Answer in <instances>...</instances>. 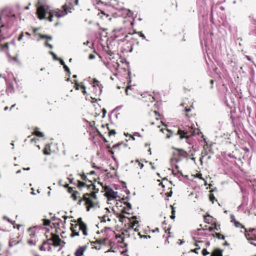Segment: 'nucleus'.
<instances>
[{"mask_svg": "<svg viewBox=\"0 0 256 256\" xmlns=\"http://www.w3.org/2000/svg\"><path fill=\"white\" fill-rule=\"evenodd\" d=\"M36 6V14L38 18L40 20L44 19L46 12H48L49 14L48 20L50 22L52 21V18L54 16L60 18L67 14L68 12H71L72 10L74 9L73 4L72 3H70L68 4H66L63 6V10H62L58 9L50 10L49 6L46 4L42 3L40 0L38 1Z\"/></svg>", "mask_w": 256, "mask_h": 256, "instance_id": "1", "label": "nucleus"}, {"mask_svg": "<svg viewBox=\"0 0 256 256\" xmlns=\"http://www.w3.org/2000/svg\"><path fill=\"white\" fill-rule=\"evenodd\" d=\"M82 200L85 202V205L88 211H89L91 208L99 207L96 192L85 194Z\"/></svg>", "mask_w": 256, "mask_h": 256, "instance_id": "2", "label": "nucleus"}, {"mask_svg": "<svg viewBox=\"0 0 256 256\" xmlns=\"http://www.w3.org/2000/svg\"><path fill=\"white\" fill-rule=\"evenodd\" d=\"M70 229L72 232L70 234L72 237L80 236V232L84 236L88 234L87 226L84 223H82L81 224H72Z\"/></svg>", "mask_w": 256, "mask_h": 256, "instance_id": "3", "label": "nucleus"}, {"mask_svg": "<svg viewBox=\"0 0 256 256\" xmlns=\"http://www.w3.org/2000/svg\"><path fill=\"white\" fill-rule=\"evenodd\" d=\"M105 192L104 196L108 198V200L110 201L118 197V192H114L110 186L104 187Z\"/></svg>", "mask_w": 256, "mask_h": 256, "instance_id": "4", "label": "nucleus"}, {"mask_svg": "<svg viewBox=\"0 0 256 256\" xmlns=\"http://www.w3.org/2000/svg\"><path fill=\"white\" fill-rule=\"evenodd\" d=\"M194 130L193 128L189 127L188 130H179L178 132V134L180 135V139L186 138H188L194 134Z\"/></svg>", "mask_w": 256, "mask_h": 256, "instance_id": "5", "label": "nucleus"}, {"mask_svg": "<svg viewBox=\"0 0 256 256\" xmlns=\"http://www.w3.org/2000/svg\"><path fill=\"white\" fill-rule=\"evenodd\" d=\"M50 240L52 242V245L54 246H60L61 242H62V240L60 238L59 236L56 234H52Z\"/></svg>", "mask_w": 256, "mask_h": 256, "instance_id": "6", "label": "nucleus"}, {"mask_svg": "<svg viewBox=\"0 0 256 256\" xmlns=\"http://www.w3.org/2000/svg\"><path fill=\"white\" fill-rule=\"evenodd\" d=\"M245 236L248 240H254L256 241V229H252L250 230V233L246 232Z\"/></svg>", "mask_w": 256, "mask_h": 256, "instance_id": "7", "label": "nucleus"}, {"mask_svg": "<svg viewBox=\"0 0 256 256\" xmlns=\"http://www.w3.org/2000/svg\"><path fill=\"white\" fill-rule=\"evenodd\" d=\"M88 246L86 245L80 246L75 252L76 256H82L87 249Z\"/></svg>", "mask_w": 256, "mask_h": 256, "instance_id": "8", "label": "nucleus"}, {"mask_svg": "<svg viewBox=\"0 0 256 256\" xmlns=\"http://www.w3.org/2000/svg\"><path fill=\"white\" fill-rule=\"evenodd\" d=\"M134 217L132 216L131 219H129V221L130 223V228H128L129 230H130L131 228H134L136 226H138V220H134Z\"/></svg>", "mask_w": 256, "mask_h": 256, "instance_id": "9", "label": "nucleus"}, {"mask_svg": "<svg viewBox=\"0 0 256 256\" xmlns=\"http://www.w3.org/2000/svg\"><path fill=\"white\" fill-rule=\"evenodd\" d=\"M50 248V244L48 242H44L42 245L40 247V250L44 251L46 250H49Z\"/></svg>", "mask_w": 256, "mask_h": 256, "instance_id": "10", "label": "nucleus"}, {"mask_svg": "<svg viewBox=\"0 0 256 256\" xmlns=\"http://www.w3.org/2000/svg\"><path fill=\"white\" fill-rule=\"evenodd\" d=\"M211 256H222V252L219 250H215L212 254Z\"/></svg>", "mask_w": 256, "mask_h": 256, "instance_id": "11", "label": "nucleus"}, {"mask_svg": "<svg viewBox=\"0 0 256 256\" xmlns=\"http://www.w3.org/2000/svg\"><path fill=\"white\" fill-rule=\"evenodd\" d=\"M93 84L94 86H98L100 88V91L102 92V86L99 84V82L98 80H97L96 78H94Z\"/></svg>", "mask_w": 256, "mask_h": 256, "instance_id": "12", "label": "nucleus"}, {"mask_svg": "<svg viewBox=\"0 0 256 256\" xmlns=\"http://www.w3.org/2000/svg\"><path fill=\"white\" fill-rule=\"evenodd\" d=\"M33 134L39 137H42L44 136L43 133L39 132L37 129L35 130L33 132Z\"/></svg>", "mask_w": 256, "mask_h": 256, "instance_id": "13", "label": "nucleus"}, {"mask_svg": "<svg viewBox=\"0 0 256 256\" xmlns=\"http://www.w3.org/2000/svg\"><path fill=\"white\" fill-rule=\"evenodd\" d=\"M234 226L236 228H244V226L239 222L236 221L234 222Z\"/></svg>", "mask_w": 256, "mask_h": 256, "instance_id": "14", "label": "nucleus"}, {"mask_svg": "<svg viewBox=\"0 0 256 256\" xmlns=\"http://www.w3.org/2000/svg\"><path fill=\"white\" fill-rule=\"evenodd\" d=\"M18 242H16L14 240H11L9 242V246L10 247H12L16 244H17Z\"/></svg>", "mask_w": 256, "mask_h": 256, "instance_id": "15", "label": "nucleus"}, {"mask_svg": "<svg viewBox=\"0 0 256 256\" xmlns=\"http://www.w3.org/2000/svg\"><path fill=\"white\" fill-rule=\"evenodd\" d=\"M43 224L44 226H48L50 222V221L49 220H43Z\"/></svg>", "mask_w": 256, "mask_h": 256, "instance_id": "16", "label": "nucleus"}, {"mask_svg": "<svg viewBox=\"0 0 256 256\" xmlns=\"http://www.w3.org/2000/svg\"><path fill=\"white\" fill-rule=\"evenodd\" d=\"M202 254L203 256H206L207 254H208L209 253L206 249L204 248L202 250Z\"/></svg>", "mask_w": 256, "mask_h": 256, "instance_id": "17", "label": "nucleus"}, {"mask_svg": "<svg viewBox=\"0 0 256 256\" xmlns=\"http://www.w3.org/2000/svg\"><path fill=\"white\" fill-rule=\"evenodd\" d=\"M210 200L212 203H214V200H215V197L214 196L213 194L210 195Z\"/></svg>", "mask_w": 256, "mask_h": 256, "instance_id": "18", "label": "nucleus"}, {"mask_svg": "<svg viewBox=\"0 0 256 256\" xmlns=\"http://www.w3.org/2000/svg\"><path fill=\"white\" fill-rule=\"evenodd\" d=\"M230 218L231 222H233L234 223L235 222H236V219H235V217H234V215L231 214V215L230 216Z\"/></svg>", "mask_w": 256, "mask_h": 256, "instance_id": "19", "label": "nucleus"}, {"mask_svg": "<svg viewBox=\"0 0 256 256\" xmlns=\"http://www.w3.org/2000/svg\"><path fill=\"white\" fill-rule=\"evenodd\" d=\"M138 34L143 39H146V36H144V35L142 32H138Z\"/></svg>", "mask_w": 256, "mask_h": 256, "instance_id": "20", "label": "nucleus"}, {"mask_svg": "<svg viewBox=\"0 0 256 256\" xmlns=\"http://www.w3.org/2000/svg\"><path fill=\"white\" fill-rule=\"evenodd\" d=\"M64 70L67 72H68V73H70V69L69 68H68V66H66V65H64Z\"/></svg>", "mask_w": 256, "mask_h": 256, "instance_id": "21", "label": "nucleus"}, {"mask_svg": "<svg viewBox=\"0 0 256 256\" xmlns=\"http://www.w3.org/2000/svg\"><path fill=\"white\" fill-rule=\"evenodd\" d=\"M78 224H81L82 223H84L82 221V218H79L78 220Z\"/></svg>", "mask_w": 256, "mask_h": 256, "instance_id": "22", "label": "nucleus"}, {"mask_svg": "<svg viewBox=\"0 0 256 256\" xmlns=\"http://www.w3.org/2000/svg\"><path fill=\"white\" fill-rule=\"evenodd\" d=\"M23 36H24V33H23V32H22V33H21V34H20V36H19V37H18V40L19 41L21 40L22 39Z\"/></svg>", "mask_w": 256, "mask_h": 256, "instance_id": "23", "label": "nucleus"}, {"mask_svg": "<svg viewBox=\"0 0 256 256\" xmlns=\"http://www.w3.org/2000/svg\"><path fill=\"white\" fill-rule=\"evenodd\" d=\"M46 46L49 47L50 48H52L53 46L52 44H48V42H46L45 44Z\"/></svg>", "mask_w": 256, "mask_h": 256, "instance_id": "24", "label": "nucleus"}, {"mask_svg": "<svg viewBox=\"0 0 256 256\" xmlns=\"http://www.w3.org/2000/svg\"><path fill=\"white\" fill-rule=\"evenodd\" d=\"M136 162H137L138 163V166L140 168H143L144 164H142L138 160H136Z\"/></svg>", "mask_w": 256, "mask_h": 256, "instance_id": "25", "label": "nucleus"}, {"mask_svg": "<svg viewBox=\"0 0 256 256\" xmlns=\"http://www.w3.org/2000/svg\"><path fill=\"white\" fill-rule=\"evenodd\" d=\"M217 235H218V238H222V239H223V240L224 238V236H222V235H221L220 234H218Z\"/></svg>", "mask_w": 256, "mask_h": 256, "instance_id": "26", "label": "nucleus"}, {"mask_svg": "<svg viewBox=\"0 0 256 256\" xmlns=\"http://www.w3.org/2000/svg\"><path fill=\"white\" fill-rule=\"evenodd\" d=\"M200 249V246H199L198 248H195L193 250H192V251L193 252H194L196 253H198V250Z\"/></svg>", "mask_w": 256, "mask_h": 256, "instance_id": "27", "label": "nucleus"}, {"mask_svg": "<svg viewBox=\"0 0 256 256\" xmlns=\"http://www.w3.org/2000/svg\"><path fill=\"white\" fill-rule=\"evenodd\" d=\"M160 132H162L163 133L164 132H170V130L168 129H166V128H161L160 130Z\"/></svg>", "mask_w": 256, "mask_h": 256, "instance_id": "28", "label": "nucleus"}, {"mask_svg": "<svg viewBox=\"0 0 256 256\" xmlns=\"http://www.w3.org/2000/svg\"><path fill=\"white\" fill-rule=\"evenodd\" d=\"M81 177L83 180H85L86 179V176L84 174L81 175Z\"/></svg>", "mask_w": 256, "mask_h": 256, "instance_id": "29", "label": "nucleus"}, {"mask_svg": "<svg viewBox=\"0 0 256 256\" xmlns=\"http://www.w3.org/2000/svg\"><path fill=\"white\" fill-rule=\"evenodd\" d=\"M78 184L80 186H84L85 185V184L83 182L78 181Z\"/></svg>", "mask_w": 256, "mask_h": 256, "instance_id": "30", "label": "nucleus"}, {"mask_svg": "<svg viewBox=\"0 0 256 256\" xmlns=\"http://www.w3.org/2000/svg\"><path fill=\"white\" fill-rule=\"evenodd\" d=\"M131 88V86H128L126 90V95H128V90Z\"/></svg>", "mask_w": 256, "mask_h": 256, "instance_id": "31", "label": "nucleus"}, {"mask_svg": "<svg viewBox=\"0 0 256 256\" xmlns=\"http://www.w3.org/2000/svg\"><path fill=\"white\" fill-rule=\"evenodd\" d=\"M94 58H95V56L92 54H90L89 56V58L90 60L94 59Z\"/></svg>", "mask_w": 256, "mask_h": 256, "instance_id": "32", "label": "nucleus"}, {"mask_svg": "<svg viewBox=\"0 0 256 256\" xmlns=\"http://www.w3.org/2000/svg\"><path fill=\"white\" fill-rule=\"evenodd\" d=\"M138 226H136V228H131V230H133L134 232H138L139 230V229L138 228Z\"/></svg>", "mask_w": 256, "mask_h": 256, "instance_id": "33", "label": "nucleus"}, {"mask_svg": "<svg viewBox=\"0 0 256 256\" xmlns=\"http://www.w3.org/2000/svg\"><path fill=\"white\" fill-rule=\"evenodd\" d=\"M41 38H48L50 40L52 39V38L50 37V36H44V35H42V36H41Z\"/></svg>", "mask_w": 256, "mask_h": 256, "instance_id": "34", "label": "nucleus"}, {"mask_svg": "<svg viewBox=\"0 0 256 256\" xmlns=\"http://www.w3.org/2000/svg\"><path fill=\"white\" fill-rule=\"evenodd\" d=\"M116 132L114 130H112L110 132V135L114 134Z\"/></svg>", "mask_w": 256, "mask_h": 256, "instance_id": "35", "label": "nucleus"}, {"mask_svg": "<svg viewBox=\"0 0 256 256\" xmlns=\"http://www.w3.org/2000/svg\"><path fill=\"white\" fill-rule=\"evenodd\" d=\"M174 210H172V215L170 216V218H172V219H174V218H175V216H174Z\"/></svg>", "mask_w": 256, "mask_h": 256, "instance_id": "36", "label": "nucleus"}, {"mask_svg": "<svg viewBox=\"0 0 256 256\" xmlns=\"http://www.w3.org/2000/svg\"><path fill=\"white\" fill-rule=\"evenodd\" d=\"M30 3L28 5L24 8V9L26 10H28L30 9Z\"/></svg>", "mask_w": 256, "mask_h": 256, "instance_id": "37", "label": "nucleus"}, {"mask_svg": "<svg viewBox=\"0 0 256 256\" xmlns=\"http://www.w3.org/2000/svg\"><path fill=\"white\" fill-rule=\"evenodd\" d=\"M4 219L7 220L10 222H11V221L10 220L8 217H6V216H4Z\"/></svg>", "mask_w": 256, "mask_h": 256, "instance_id": "38", "label": "nucleus"}, {"mask_svg": "<svg viewBox=\"0 0 256 256\" xmlns=\"http://www.w3.org/2000/svg\"><path fill=\"white\" fill-rule=\"evenodd\" d=\"M60 64H61L62 65V66L65 65V63H64V60H60Z\"/></svg>", "mask_w": 256, "mask_h": 256, "instance_id": "39", "label": "nucleus"}, {"mask_svg": "<svg viewBox=\"0 0 256 256\" xmlns=\"http://www.w3.org/2000/svg\"><path fill=\"white\" fill-rule=\"evenodd\" d=\"M72 197L73 198V199L74 200H76V196L74 194H72Z\"/></svg>", "mask_w": 256, "mask_h": 256, "instance_id": "40", "label": "nucleus"}, {"mask_svg": "<svg viewBox=\"0 0 256 256\" xmlns=\"http://www.w3.org/2000/svg\"><path fill=\"white\" fill-rule=\"evenodd\" d=\"M198 177L200 179H202V174H198Z\"/></svg>", "mask_w": 256, "mask_h": 256, "instance_id": "41", "label": "nucleus"}, {"mask_svg": "<svg viewBox=\"0 0 256 256\" xmlns=\"http://www.w3.org/2000/svg\"><path fill=\"white\" fill-rule=\"evenodd\" d=\"M95 174V172L94 171V170H92V171L90 172V175H92V174Z\"/></svg>", "mask_w": 256, "mask_h": 256, "instance_id": "42", "label": "nucleus"}, {"mask_svg": "<svg viewBox=\"0 0 256 256\" xmlns=\"http://www.w3.org/2000/svg\"><path fill=\"white\" fill-rule=\"evenodd\" d=\"M44 154H50L49 152H48L46 151V150H44Z\"/></svg>", "mask_w": 256, "mask_h": 256, "instance_id": "43", "label": "nucleus"}, {"mask_svg": "<svg viewBox=\"0 0 256 256\" xmlns=\"http://www.w3.org/2000/svg\"><path fill=\"white\" fill-rule=\"evenodd\" d=\"M127 206L128 208L129 209H131V204L130 203H128L127 204Z\"/></svg>", "mask_w": 256, "mask_h": 256, "instance_id": "44", "label": "nucleus"}, {"mask_svg": "<svg viewBox=\"0 0 256 256\" xmlns=\"http://www.w3.org/2000/svg\"><path fill=\"white\" fill-rule=\"evenodd\" d=\"M122 213H126V214H128V212H126L125 208H123V209L122 210Z\"/></svg>", "mask_w": 256, "mask_h": 256, "instance_id": "45", "label": "nucleus"}, {"mask_svg": "<svg viewBox=\"0 0 256 256\" xmlns=\"http://www.w3.org/2000/svg\"><path fill=\"white\" fill-rule=\"evenodd\" d=\"M170 136H171V134H166V138H170Z\"/></svg>", "mask_w": 256, "mask_h": 256, "instance_id": "46", "label": "nucleus"}, {"mask_svg": "<svg viewBox=\"0 0 256 256\" xmlns=\"http://www.w3.org/2000/svg\"><path fill=\"white\" fill-rule=\"evenodd\" d=\"M25 34L28 36H30V34L29 32H26L25 33Z\"/></svg>", "mask_w": 256, "mask_h": 256, "instance_id": "47", "label": "nucleus"}, {"mask_svg": "<svg viewBox=\"0 0 256 256\" xmlns=\"http://www.w3.org/2000/svg\"><path fill=\"white\" fill-rule=\"evenodd\" d=\"M50 53L52 56H56V54L53 52H50Z\"/></svg>", "mask_w": 256, "mask_h": 256, "instance_id": "48", "label": "nucleus"}, {"mask_svg": "<svg viewBox=\"0 0 256 256\" xmlns=\"http://www.w3.org/2000/svg\"><path fill=\"white\" fill-rule=\"evenodd\" d=\"M82 88L84 89V90L83 91V92L84 93H86V92L85 90L86 87L84 86H82Z\"/></svg>", "mask_w": 256, "mask_h": 256, "instance_id": "49", "label": "nucleus"}, {"mask_svg": "<svg viewBox=\"0 0 256 256\" xmlns=\"http://www.w3.org/2000/svg\"><path fill=\"white\" fill-rule=\"evenodd\" d=\"M88 44H89V42H88V41H87L86 42H84V45H88Z\"/></svg>", "mask_w": 256, "mask_h": 256, "instance_id": "50", "label": "nucleus"}, {"mask_svg": "<svg viewBox=\"0 0 256 256\" xmlns=\"http://www.w3.org/2000/svg\"><path fill=\"white\" fill-rule=\"evenodd\" d=\"M186 111L187 112H190V108H186Z\"/></svg>", "mask_w": 256, "mask_h": 256, "instance_id": "51", "label": "nucleus"}, {"mask_svg": "<svg viewBox=\"0 0 256 256\" xmlns=\"http://www.w3.org/2000/svg\"><path fill=\"white\" fill-rule=\"evenodd\" d=\"M53 57H54V60H58V58H57V57H56V56H53Z\"/></svg>", "mask_w": 256, "mask_h": 256, "instance_id": "52", "label": "nucleus"}, {"mask_svg": "<svg viewBox=\"0 0 256 256\" xmlns=\"http://www.w3.org/2000/svg\"><path fill=\"white\" fill-rule=\"evenodd\" d=\"M8 110V106L5 107L4 108V110Z\"/></svg>", "mask_w": 256, "mask_h": 256, "instance_id": "53", "label": "nucleus"}, {"mask_svg": "<svg viewBox=\"0 0 256 256\" xmlns=\"http://www.w3.org/2000/svg\"><path fill=\"white\" fill-rule=\"evenodd\" d=\"M103 112H104V114L106 113V110L105 109H103Z\"/></svg>", "mask_w": 256, "mask_h": 256, "instance_id": "54", "label": "nucleus"}, {"mask_svg": "<svg viewBox=\"0 0 256 256\" xmlns=\"http://www.w3.org/2000/svg\"><path fill=\"white\" fill-rule=\"evenodd\" d=\"M175 168H176V170H178V168H179V167H178V166H175Z\"/></svg>", "mask_w": 256, "mask_h": 256, "instance_id": "55", "label": "nucleus"}, {"mask_svg": "<svg viewBox=\"0 0 256 256\" xmlns=\"http://www.w3.org/2000/svg\"><path fill=\"white\" fill-rule=\"evenodd\" d=\"M30 169V168H24V170H29Z\"/></svg>", "mask_w": 256, "mask_h": 256, "instance_id": "56", "label": "nucleus"}, {"mask_svg": "<svg viewBox=\"0 0 256 256\" xmlns=\"http://www.w3.org/2000/svg\"><path fill=\"white\" fill-rule=\"evenodd\" d=\"M195 246H198V248L200 246H198V244H197V243H196V244H195Z\"/></svg>", "mask_w": 256, "mask_h": 256, "instance_id": "57", "label": "nucleus"}, {"mask_svg": "<svg viewBox=\"0 0 256 256\" xmlns=\"http://www.w3.org/2000/svg\"><path fill=\"white\" fill-rule=\"evenodd\" d=\"M210 84H214V80H210Z\"/></svg>", "mask_w": 256, "mask_h": 256, "instance_id": "58", "label": "nucleus"}, {"mask_svg": "<svg viewBox=\"0 0 256 256\" xmlns=\"http://www.w3.org/2000/svg\"><path fill=\"white\" fill-rule=\"evenodd\" d=\"M15 106V104H14L12 105L11 108H10V110H12L14 106Z\"/></svg>", "mask_w": 256, "mask_h": 256, "instance_id": "59", "label": "nucleus"}, {"mask_svg": "<svg viewBox=\"0 0 256 256\" xmlns=\"http://www.w3.org/2000/svg\"><path fill=\"white\" fill-rule=\"evenodd\" d=\"M78 4V0H76V4Z\"/></svg>", "mask_w": 256, "mask_h": 256, "instance_id": "60", "label": "nucleus"}, {"mask_svg": "<svg viewBox=\"0 0 256 256\" xmlns=\"http://www.w3.org/2000/svg\"><path fill=\"white\" fill-rule=\"evenodd\" d=\"M62 218H64V220H66L67 218V216H62Z\"/></svg>", "mask_w": 256, "mask_h": 256, "instance_id": "61", "label": "nucleus"}, {"mask_svg": "<svg viewBox=\"0 0 256 256\" xmlns=\"http://www.w3.org/2000/svg\"><path fill=\"white\" fill-rule=\"evenodd\" d=\"M4 46H6V47H8V44L6 43L4 44Z\"/></svg>", "mask_w": 256, "mask_h": 256, "instance_id": "62", "label": "nucleus"}, {"mask_svg": "<svg viewBox=\"0 0 256 256\" xmlns=\"http://www.w3.org/2000/svg\"><path fill=\"white\" fill-rule=\"evenodd\" d=\"M181 175H182V172L178 171V172Z\"/></svg>", "mask_w": 256, "mask_h": 256, "instance_id": "63", "label": "nucleus"}, {"mask_svg": "<svg viewBox=\"0 0 256 256\" xmlns=\"http://www.w3.org/2000/svg\"><path fill=\"white\" fill-rule=\"evenodd\" d=\"M247 58H248V60H250V58H249V56H247Z\"/></svg>", "mask_w": 256, "mask_h": 256, "instance_id": "64", "label": "nucleus"}]
</instances>
